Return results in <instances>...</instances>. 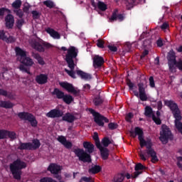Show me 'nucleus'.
I'll list each match as a JSON object with an SVG mask.
<instances>
[{"mask_svg":"<svg viewBox=\"0 0 182 182\" xmlns=\"http://www.w3.org/2000/svg\"><path fill=\"white\" fill-rule=\"evenodd\" d=\"M0 107H3L4 109H12L14 104L11 102V101L0 100Z\"/></svg>","mask_w":182,"mask_h":182,"instance_id":"nucleus-34","label":"nucleus"},{"mask_svg":"<svg viewBox=\"0 0 182 182\" xmlns=\"http://www.w3.org/2000/svg\"><path fill=\"white\" fill-rule=\"evenodd\" d=\"M89 112L92 114L95 123L100 127H105V123H109V119L107 117L102 115V114L96 112L95 109L90 108L89 109Z\"/></svg>","mask_w":182,"mask_h":182,"instance_id":"nucleus-7","label":"nucleus"},{"mask_svg":"<svg viewBox=\"0 0 182 182\" xmlns=\"http://www.w3.org/2000/svg\"><path fill=\"white\" fill-rule=\"evenodd\" d=\"M137 86L139 92L137 91H134V96H136V97H139L141 102H147L149 97H147V94H146V87L144 86V83L139 82Z\"/></svg>","mask_w":182,"mask_h":182,"instance_id":"nucleus-10","label":"nucleus"},{"mask_svg":"<svg viewBox=\"0 0 182 182\" xmlns=\"http://www.w3.org/2000/svg\"><path fill=\"white\" fill-rule=\"evenodd\" d=\"M18 117L24 122H29L31 127H38V120L33 114L22 112L17 114Z\"/></svg>","mask_w":182,"mask_h":182,"instance_id":"nucleus-5","label":"nucleus"},{"mask_svg":"<svg viewBox=\"0 0 182 182\" xmlns=\"http://www.w3.org/2000/svg\"><path fill=\"white\" fill-rule=\"evenodd\" d=\"M27 65H20L19 69L23 73H27L28 75H31V70L29 68H26Z\"/></svg>","mask_w":182,"mask_h":182,"instance_id":"nucleus-45","label":"nucleus"},{"mask_svg":"<svg viewBox=\"0 0 182 182\" xmlns=\"http://www.w3.org/2000/svg\"><path fill=\"white\" fill-rule=\"evenodd\" d=\"M76 74L84 80H90L92 79V74L87 73L82 71V70H77Z\"/></svg>","mask_w":182,"mask_h":182,"instance_id":"nucleus-26","label":"nucleus"},{"mask_svg":"<svg viewBox=\"0 0 182 182\" xmlns=\"http://www.w3.org/2000/svg\"><path fill=\"white\" fill-rule=\"evenodd\" d=\"M46 116L47 117H50V119L62 117L63 116V111L55 108L49 111L46 114Z\"/></svg>","mask_w":182,"mask_h":182,"instance_id":"nucleus-16","label":"nucleus"},{"mask_svg":"<svg viewBox=\"0 0 182 182\" xmlns=\"http://www.w3.org/2000/svg\"><path fill=\"white\" fill-rule=\"evenodd\" d=\"M82 181L85 182H95V181H93V179L91 177H86V176H83L82 178Z\"/></svg>","mask_w":182,"mask_h":182,"instance_id":"nucleus-59","label":"nucleus"},{"mask_svg":"<svg viewBox=\"0 0 182 182\" xmlns=\"http://www.w3.org/2000/svg\"><path fill=\"white\" fill-rule=\"evenodd\" d=\"M117 124L114 122H110L109 124H108V127L109 130H115V129L117 128Z\"/></svg>","mask_w":182,"mask_h":182,"instance_id":"nucleus-52","label":"nucleus"},{"mask_svg":"<svg viewBox=\"0 0 182 182\" xmlns=\"http://www.w3.org/2000/svg\"><path fill=\"white\" fill-rule=\"evenodd\" d=\"M0 39H1V41L6 40V36L5 35V31L4 30H0Z\"/></svg>","mask_w":182,"mask_h":182,"instance_id":"nucleus-56","label":"nucleus"},{"mask_svg":"<svg viewBox=\"0 0 182 182\" xmlns=\"http://www.w3.org/2000/svg\"><path fill=\"white\" fill-rule=\"evenodd\" d=\"M148 156H150L151 157V163H157L159 161V158H157V153H156V151L152 152L151 154H148Z\"/></svg>","mask_w":182,"mask_h":182,"instance_id":"nucleus-44","label":"nucleus"},{"mask_svg":"<svg viewBox=\"0 0 182 182\" xmlns=\"http://www.w3.org/2000/svg\"><path fill=\"white\" fill-rule=\"evenodd\" d=\"M125 48H127L128 52H131L132 51V43H126Z\"/></svg>","mask_w":182,"mask_h":182,"instance_id":"nucleus-64","label":"nucleus"},{"mask_svg":"<svg viewBox=\"0 0 182 182\" xmlns=\"http://www.w3.org/2000/svg\"><path fill=\"white\" fill-rule=\"evenodd\" d=\"M97 149H99L102 160H107L109 159V149L107 148H105L100 145V146H97Z\"/></svg>","mask_w":182,"mask_h":182,"instance_id":"nucleus-25","label":"nucleus"},{"mask_svg":"<svg viewBox=\"0 0 182 182\" xmlns=\"http://www.w3.org/2000/svg\"><path fill=\"white\" fill-rule=\"evenodd\" d=\"M126 176H124V173H118L117 176L114 178V182H123L124 181V178Z\"/></svg>","mask_w":182,"mask_h":182,"instance_id":"nucleus-39","label":"nucleus"},{"mask_svg":"<svg viewBox=\"0 0 182 182\" xmlns=\"http://www.w3.org/2000/svg\"><path fill=\"white\" fill-rule=\"evenodd\" d=\"M20 62L23 65H25V66H33V63H35L33 62V60H32V58L29 57H26V55L23 59H20Z\"/></svg>","mask_w":182,"mask_h":182,"instance_id":"nucleus-32","label":"nucleus"},{"mask_svg":"<svg viewBox=\"0 0 182 182\" xmlns=\"http://www.w3.org/2000/svg\"><path fill=\"white\" fill-rule=\"evenodd\" d=\"M5 12H8V9L4 7L0 9V18H4Z\"/></svg>","mask_w":182,"mask_h":182,"instance_id":"nucleus-55","label":"nucleus"},{"mask_svg":"<svg viewBox=\"0 0 182 182\" xmlns=\"http://www.w3.org/2000/svg\"><path fill=\"white\" fill-rule=\"evenodd\" d=\"M31 56H32V58L36 59V60H37L38 65H41V66H43V65L46 64L45 60H43V58H42V56H41V54H39L38 53H33V52L31 53Z\"/></svg>","mask_w":182,"mask_h":182,"instance_id":"nucleus-28","label":"nucleus"},{"mask_svg":"<svg viewBox=\"0 0 182 182\" xmlns=\"http://www.w3.org/2000/svg\"><path fill=\"white\" fill-rule=\"evenodd\" d=\"M129 134L133 139H136V137H137L138 136V140L139 141V144L141 149H143V147L144 146H146V148L145 152L147 155L151 154L152 153L156 151L154 149H152L153 143L151 142V139H148L147 141H145L144 132H143V129L141 128L136 127L134 128V131L129 132Z\"/></svg>","mask_w":182,"mask_h":182,"instance_id":"nucleus-1","label":"nucleus"},{"mask_svg":"<svg viewBox=\"0 0 182 182\" xmlns=\"http://www.w3.org/2000/svg\"><path fill=\"white\" fill-rule=\"evenodd\" d=\"M93 68L95 69H100L105 65V58L100 55H95L92 61Z\"/></svg>","mask_w":182,"mask_h":182,"instance_id":"nucleus-15","label":"nucleus"},{"mask_svg":"<svg viewBox=\"0 0 182 182\" xmlns=\"http://www.w3.org/2000/svg\"><path fill=\"white\" fill-rule=\"evenodd\" d=\"M5 25L7 29H12L14 28V25L15 24V18L12 14H7L5 17Z\"/></svg>","mask_w":182,"mask_h":182,"instance_id":"nucleus-20","label":"nucleus"},{"mask_svg":"<svg viewBox=\"0 0 182 182\" xmlns=\"http://www.w3.org/2000/svg\"><path fill=\"white\" fill-rule=\"evenodd\" d=\"M127 86L129 87V90H133V88L134 87V84L132 82V81L129 80L127 83Z\"/></svg>","mask_w":182,"mask_h":182,"instance_id":"nucleus-62","label":"nucleus"},{"mask_svg":"<svg viewBox=\"0 0 182 182\" xmlns=\"http://www.w3.org/2000/svg\"><path fill=\"white\" fill-rule=\"evenodd\" d=\"M51 95H53V96H56L57 99H63V96H65V92L59 90V88H54Z\"/></svg>","mask_w":182,"mask_h":182,"instance_id":"nucleus-33","label":"nucleus"},{"mask_svg":"<svg viewBox=\"0 0 182 182\" xmlns=\"http://www.w3.org/2000/svg\"><path fill=\"white\" fill-rule=\"evenodd\" d=\"M62 120L63 122H68V123H73L76 120V117L72 114L70 112H67L64 116L62 117Z\"/></svg>","mask_w":182,"mask_h":182,"instance_id":"nucleus-27","label":"nucleus"},{"mask_svg":"<svg viewBox=\"0 0 182 182\" xmlns=\"http://www.w3.org/2000/svg\"><path fill=\"white\" fill-rule=\"evenodd\" d=\"M0 96H4L5 97H9V95H8V92L4 89L0 88Z\"/></svg>","mask_w":182,"mask_h":182,"instance_id":"nucleus-54","label":"nucleus"},{"mask_svg":"<svg viewBox=\"0 0 182 182\" xmlns=\"http://www.w3.org/2000/svg\"><path fill=\"white\" fill-rule=\"evenodd\" d=\"M119 12V10L116 9L114 10L111 18H109V22H114V21H117L119 19V22H122V21L124 20V16L123 14H118L117 13Z\"/></svg>","mask_w":182,"mask_h":182,"instance_id":"nucleus-21","label":"nucleus"},{"mask_svg":"<svg viewBox=\"0 0 182 182\" xmlns=\"http://www.w3.org/2000/svg\"><path fill=\"white\" fill-rule=\"evenodd\" d=\"M32 48H33L35 50H37V52L43 53L46 49H50L53 48V46L42 39H39L38 41H33L32 43Z\"/></svg>","mask_w":182,"mask_h":182,"instance_id":"nucleus-8","label":"nucleus"},{"mask_svg":"<svg viewBox=\"0 0 182 182\" xmlns=\"http://www.w3.org/2000/svg\"><path fill=\"white\" fill-rule=\"evenodd\" d=\"M31 14L33 15V19H39L41 18V14L36 10L31 11Z\"/></svg>","mask_w":182,"mask_h":182,"instance_id":"nucleus-50","label":"nucleus"},{"mask_svg":"<svg viewBox=\"0 0 182 182\" xmlns=\"http://www.w3.org/2000/svg\"><path fill=\"white\" fill-rule=\"evenodd\" d=\"M83 147L84 149H86L87 153L90 154L93 153V151L95 150V145L89 141H85L83 143Z\"/></svg>","mask_w":182,"mask_h":182,"instance_id":"nucleus-30","label":"nucleus"},{"mask_svg":"<svg viewBox=\"0 0 182 182\" xmlns=\"http://www.w3.org/2000/svg\"><path fill=\"white\" fill-rule=\"evenodd\" d=\"M174 66H176V68H178V69L179 70H181L182 72V60H181L176 61V63L174 64Z\"/></svg>","mask_w":182,"mask_h":182,"instance_id":"nucleus-53","label":"nucleus"},{"mask_svg":"<svg viewBox=\"0 0 182 182\" xmlns=\"http://www.w3.org/2000/svg\"><path fill=\"white\" fill-rule=\"evenodd\" d=\"M92 139L95 141L96 147L102 146V144H100V139H99V134H97V132H94Z\"/></svg>","mask_w":182,"mask_h":182,"instance_id":"nucleus-41","label":"nucleus"},{"mask_svg":"<svg viewBox=\"0 0 182 182\" xmlns=\"http://www.w3.org/2000/svg\"><path fill=\"white\" fill-rule=\"evenodd\" d=\"M47 170L50 171L51 174H60V171H62V166L56 164H50Z\"/></svg>","mask_w":182,"mask_h":182,"instance_id":"nucleus-17","label":"nucleus"},{"mask_svg":"<svg viewBox=\"0 0 182 182\" xmlns=\"http://www.w3.org/2000/svg\"><path fill=\"white\" fill-rule=\"evenodd\" d=\"M23 23H25V20H23V18L18 19L16 22V28L18 29H22Z\"/></svg>","mask_w":182,"mask_h":182,"instance_id":"nucleus-47","label":"nucleus"},{"mask_svg":"<svg viewBox=\"0 0 182 182\" xmlns=\"http://www.w3.org/2000/svg\"><path fill=\"white\" fill-rule=\"evenodd\" d=\"M36 82L38 85H46V83H48V75L40 74L36 75Z\"/></svg>","mask_w":182,"mask_h":182,"instance_id":"nucleus-23","label":"nucleus"},{"mask_svg":"<svg viewBox=\"0 0 182 182\" xmlns=\"http://www.w3.org/2000/svg\"><path fill=\"white\" fill-rule=\"evenodd\" d=\"M147 167L139 163L135 165L134 170L135 171L133 173L132 178H137L140 174H142L143 171H140V170H146Z\"/></svg>","mask_w":182,"mask_h":182,"instance_id":"nucleus-19","label":"nucleus"},{"mask_svg":"<svg viewBox=\"0 0 182 182\" xmlns=\"http://www.w3.org/2000/svg\"><path fill=\"white\" fill-rule=\"evenodd\" d=\"M7 137L11 140H15L16 139V133L6 129H0V140H4Z\"/></svg>","mask_w":182,"mask_h":182,"instance_id":"nucleus-14","label":"nucleus"},{"mask_svg":"<svg viewBox=\"0 0 182 182\" xmlns=\"http://www.w3.org/2000/svg\"><path fill=\"white\" fill-rule=\"evenodd\" d=\"M62 100L63 102H64V103H66V105H70V103H72V102H73L74 100L73 97L72 95L65 94Z\"/></svg>","mask_w":182,"mask_h":182,"instance_id":"nucleus-37","label":"nucleus"},{"mask_svg":"<svg viewBox=\"0 0 182 182\" xmlns=\"http://www.w3.org/2000/svg\"><path fill=\"white\" fill-rule=\"evenodd\" d=\"M165 105L169 107L173 117H178L181 115L180 109L178 108V105L173 100H165Z\"/></svg>","mask_w":182,"mask_h":182,"instance_id":"nucleus-11","label":"nucleus"},{"mask_svg":"<svg viewBox=\"0 0 182 182\" xmlns=\"http://www.w3.org/2000/svg\"><path fill=\"white\" fill-rule=\"evenodd\" d=\"M97 46L100 49H105V41L101 39H98L97 41Z\"/></svg>","mask_w":182,"mask_h":182,"instance_id":"nucleus-49","label":"nucleus"},{"mask_svg":"<svg viewBox=\"0 0 182 182\" xmlns=\"http://www.w3.org/2000/svg\"><path fill=\"white\" fill-rule=\"evenodd\" d=\"M47 33L53 38V39H60V34L56 31H54L53 28H48L46 30Z\"/></svg>","mask_w":182,"mask_h":182,"instance_id":"nucleus-31","label":"nucleus"},{"mask_svg":"<svg viewBox=\"0 0 182 182\" xmlns=\"http://www.w3.org/2000/svg\"><path fill=\"white\" fill-rule=\"evenodd\" d=\"M167 60L170 72H176V66L174 65H176L177 60H176V53L173 50L168 53Z\"/></svg>","mask_w":182,"mask_h":182,"instance_id":"nucleus-12","label":"nucleus"},{"mask_svg":"<svg viewBox=\"0 0 182 182\" xmlns=\"http://www.w3.org/2000/svg\"><path fill=\"white\" fill-rule=\"evenodd\" d=\"M74 153L75 156L78 157L80 161H82L83 163H92V156H90V154H87L85 150L82 149H76L74 150Z\"/></svg>","mask_w":182,"mask_h":182,"instance_id":"nucleus-9","label":"nucleus"},{"mask_svg":"<svg viewBox=\"0 0 182 182\" xmlns=\"http://www.w3.org/2000/svg\"><path fill=\"white\" fill-rule=\"evenodd\" d=\"M177 166L179 168H182V156L178 157Z\"/></svg>","mask_w":182,"mask_h":182,"instance_id":"nucleus-60","label":"nucleus"},{"mask_svg":"<svg viewBox=\"0 0 182 182\" xmlns=\"http://www.w3.org/2000/svg\"><path fill=\"white\" fill-rule=\"evenodd\" d=\"M70 49H74L75 52H77V54L79 53V50H77V48H76L75 46H70L69 48H66V47H61V50H63V52H66L67 51V54L68 55L69 53V50H70Z\"/></svg>","mask_w":182,"mask_h":182,"instance_id":"nucleus-46","label":"nucleus"},{"mask_svg":"<svg viewBox=\"0 0 182 182\" xmlns=\"http://www.w3.org/2000/svg\"><path fill=\"white\" fill-rule=\"evenodd\" d=\"M153 114H153V109L151 108V107L146 106L145 107L144 115L146 116V117H151Z\"/></svg>","mask_w":182,"mask_h":182,"instance_id":"nucleus-40","label":"nucleus"},{"mask_svg":"<svg viewBox=\"0 0 182 182\" xmlns=\"http://www.w3.org/2000/svg\"><path fill=\"white\" fill-rule=\"evenodd\" d=\"M135 48L137 49H146L149 45H150L149 40H145L141 41V40L138 41L137 42L134 43Z\"/></svg>","mask_w":182,"mask_h":182,"instance_id":"nucleus-24","label":"nucleus"},{"mask_svg":"<svg viewBox=\"0 0 182 182\" xmlns=\"http://www.w3.org/2000/svg\"><path fill=\"white\" fill-rule=\"evenodd\" d=\"M28 165L25 161L18 159L10 164V171L14 178L18 181L22 178V170L26 168Z\"/></svg>","mask_w":182,"mask_h":182,"instance_id":"nucleus-3","label":"nucleus"},{"mask_svg":"<svg viewBox=\"0 0 182 182\" xmlns=\"http://www.w3.org/2000/svg\"><path fill=\"white\" fill-rule=\"evenodd\" d=\"M149 86L155 87L156 84L154 83V77L153 76L149 77Z\"/></svg>","mask_w":182,"mask_h":182,"instance_id":"nucleus-58","label":"nucleus"},{"mask_svg":"<svg viewBox=\"0 0 182 182\" xmlns=\"http://www.w3.org/2000/svg\"><path fill=\"white\" fill-rule=\"evenodd\" d=\"M43 5L47 6V8H49L50 9H52L55 8V3L53 1H52V0L44 1L43 2Z\"/></svg>","mask_w":182,"mask_h":182,"instance_id":"nucleus-43","label":"nucleus"},{"mask_svg":"<svg viewBox=\"0 0 182 182\" xmlns=\"http://www.w3.org/2000/svg\"><path fill=\"white\" fill-rule=\"evenodd\" d=\"M159 140L161 141L162 144H167L168 140H173L171 130H170V128L166 124L161 125Z\"/></svg>","mask_w":182,"mask_h":182,"instance_id":"nucleus-4","label":"nucleus"},{"mask_svg":"<svg viewBox=\"0 0 182 182\" xmlns=\"http://www.w3.org/2000/svg\"><path fill=\"white\" fill-rule=\"evenodd\" d=\"M14 12L17 16H18V18H20V19L23 18V11L21 9L14 10Z\"/></svg>","mask_w":182,"mask_h":182,"instance_id":"nucleus-48","label":"nucleus"},{"mask_svg":"<svg viewBox=\"0 0 182 182\" xmlns=\"http://www.w3.org/2000/svg\"><path fill=\"white\" fill-rule=\"evenodd\" d=\"M15 52L16 56H19L18 57V60H20V59H23L26 56V51L19 47H16Z\"/></svg>","mask_w":182,"mask_h":182,"instance_id":"nucleus-29","label":"nucleus"},{"mask_svg":"<svg viewBox=\"0 0 182 182\" xmlns=\"http://www.w3.org/2000/svg\"><path fill=\"white\" fill-rule=\"evenodd\" d=\"M89 173L91 174H97L98 173H100L102 171V166L99 165H95L92 166L89 170Z\"/></svg>","mask_w":182,"mask_h":182,"instance_id":"nucleus-35","label":"nucleus"},{"mask_svg":"<svg viewBox=\"0 0 182 182\" xmlns=\"http://www.w3.org/2000/svg\"><path fill=\"white\" fill-rule=\"evenodd\" d=\"M41 147V141L38 139H33L32 142H20L18 150H38Z\"/></svg>","mask_w":182,"mask_h":182,"instance_id":"nucleus-6","label":"nucleus"},{"mask_svg":"<svg viewBox=\"0 0 182 182\" xmlns=\"http://www.w3.org/2000/svg\"><path fill=\"white\" fill-rule=\"evenodd\" d=\"M132 119H133V113L129 112L127 114V115L126 117L127 122H130V120H132Z\"/></svg>","mask_w":182,"mask_h":182,"instance_id":"nucleus-63","label":"nucleus"},{"mask_svg":"<svg viewBox=\"0 0 182 182\" xmlns=\"http://www.w3.org/2000/svg\"><path fill=\"white\" fill-rule=\"evenodd\" d=\"M105 102V100L100 97V95L96 96L93 100V103L95 106H101V105H103V102Z\"/></svg>","mask_w":182,"mask_h":182,"instance_id":"nucleus-38","label":"nucleus"},{"mask_svg":"<svg viewBox=\"0 0 182 182\" xmlns=\"http://www.w3.org/2000/svg\"><path fill=\"white\" fill-rule=\"evenodd\" d=\"M6 42H7L8 43H14V42H15V38H14L13 36H9V38L6 36Z\"/></svg>","mask_w":182,"mask_h":182,"instance_id":"nucleus-57","label":"nucleus"},{"mask_svg":"<svg viewBox=\"0 0 182 182\" xmlns=\"http://www.w3.org/2000/svg\"><path fill=\"white\" fill-rule=\"evenodd\" d=\"M107 48L111 50V52H117V47L114 46H110L109 45Z\"/></svg>","mask_w":182,"mask_h":182,"instance_id":"nucleus-61","label":"nucleus"},{"mask_svg":"<svg viewBox=\"0 0 182 182\" xmlns=\"http://www.w3.org/2000/svg\"><path fill=\"white\" fill-rule=\"evenodd\" d=\"M101 143H102L103 147L107 149V147H109V144H113V140H109V137L105 136L102 139Z\"/></svg>","mask_w":182,"mask_h":182,"instance_id":"nucleus-36","label":"nucleus"},{"mask_svg":"<svg viewBox=\"0 0 182 182\" xmlns=\"http://www.w3.org/2000/svg\"><path fill=\"white\" fill-rule=\"evenodd\" d=\"M14 10L19 9L22 6V1L21 0H16L11 4Z\"/></svg>","mask_w":182,"mask_h":182,"instance_id":"nucleus-42","label":"nucleus"},{"mask_svg":"<svg viewBox=\"0 0 182 182\" xmlns=\"http://www.w3.org/2000/svg\"><path fill=\"white\" fill-rule=\"evenodd\" d=\"M77 58V52L75 50V48H70L68 50V55H65V62L67 63V65L70 69V70H68V68H65V72L67 73L68 76H70L73 79H76V75L75 73V66H76V64H75V60Z\"/></svg>","mask_w":182,"mask_h":182,"instance_id":"nucleus-2","label":"nucleus"},{"mask_svg":"<svg viewBox=\"0 0 182 182\" xmlns=\"http://www.w3.org/2000/svg\"><path fill=\"white\" fill-rule=\"evenodd\" d=\"M152 120L154 122V123H156V124H161V119L160 117H157L154 114H152Z\"/></svg>","mask_w":182,"mask_h":182,"instance_id":"nucleus-51","label":"nucleus"},{"mask_svg":"<svg viewBox=\"0 0 182 182\" xmlns=\"http://www.w3.org/2000/svg\"><path fill=\"white\" fill-rule=\"evenodd\" d=\"M59 85L63 89H65L68 93H73V95H79L80 90H76L73 84L69 83L68 82H60Z\"/></svg>","mask_w":182,"mask_h":182,"instance_id":"nucleus-13","label":"nucleus"},{"mask_svg":"<svg viewBox=\"0 0 182 182\" xmlns=\"http://www.w3.org/2000/svg\"><path fill=\"white\" fill-rule=\"evenodd\" d=\"M91 1V5L93 8H98L100 11H102V12H105L107 9V5L105 4L103 1H98L97 4H96V2H95V0H90Z\"/></svg>","mask_w":182,"mask_h":182,"instance_id":"nucleus-22","label":"nucleus"},{"mask_svg":"<svg viewBox=\"0 0 182 182\" xmlns=\"http://www.w3.org/2000/svg\"><path fill=\"white\" fill-rule=\"evenodd\" d=\"M58 141H59V143L62 144L63 146H64V147H65V149H72V147H73V144H72V142L68 141V139H66V137L65 136H59L57 138Z\"/></svg>","mask_w":182,"mask_h":182,"instance_id":"nucleus-18","label":"nucleus"}]
</instances>
